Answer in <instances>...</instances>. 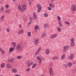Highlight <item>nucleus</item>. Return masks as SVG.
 I'll return each mask as SVG.
<instances>
[{
	"instance_id": "20",
	"label": "nucleus",
	"mask_w": 76,
	"mask_h": 76,
	"mask_svg": "<svg viewBox=\"0 0 76 76\" xmlns=\"http://www.w3.org/2000/svg\"><path fill=\"white\" fill-rule=\"evenodd\" d=\"M71 42L72 43H73L75 42V39L74 38H71Z\"/></svg>"
},
{
	"instance_id": "34",
	"label": "nucleus",
	"mask_w": 76,
	"mask_h": 76,
	"mask_svg": "<svg viewBox=\"0 0 76 76\" xmlns=\"http://www.w3.org/2000/svg\"><path fill=\"white\" fill-rule=\"evenodd\" d=\"M65 57V55H63L61 57V60H63L64 59V58Z\"/></svg>"
},
{
	"instance_id": "13",
	"label": "nucleus",
	"mask_w": 76,
	"mask_h": 76,
	"mask_svg": "<svg viewBox=\"0 0 76 76\" xmlns=\"http://www.w3.org/2000/svg\"><path fill=\"white\" fill-rule=\"evenodd\" d=\"M33 16L34 19H36L37 18V15H36L35 12H34Z\"/></svg>"
},
{
	"instance_id": "37",
	"label": "nucleus",
	"mask_w": 76,
	"mask_h": 76,
	"mask_svg": "<svg viewBox=\"0 0 76 76\" xmlns=\"http://www.w3.org/2000/svg\"><path fill=\"white\" fill-rule=\"evenodd\" d=\"M72 73H75L76 72V69H73L72 70Z\"/></svg>"
},
{
	"instance_id": "44",
	"label": "nucleus",
	"mask_w": 76,
	"mask_h": 76,
	"mask_svg": "<svg viewBox=\"0 0 76 76\" xmlns=\"http://www.w3.org/2000/svg\"><path fill=\"white\" fill-rule=\"evenodd\" d=\"M75 45V43H74V42L73 43H71V45L72 46H73V45Z\"/></svg>"
},
{
	"instance_id": "3",
	"label": "nucleus",
	"mask_w": 76,
	"mask_h": 76,
	"mask_svg": "<svg viewBox=\"0 0 76 76\" xmlns=\"http://www.w3.org/2000/svg\"><path fill=\"white\" fill-rule=\"evenodd\" d=\"M22 48V46L20 44H18L16 47V49L17 50H20Z\"/></svg>"
},
{
	"instance_id": "25",
	"label": "nucleus",
	"mask_w": 76,
	"mask_h": 76,
	"mask_svg": "<svg viewBox=\"0 0 76 76\" xmlns=\"http://www.w3.org/2000/svg\"><path fill=\"white\" fill-rule=\"evenodd\" d=\"M58 23L60 26V27H61V26H62V25L61 24V21H58Z\"/></svg>"
},
{
	"instance_id": "24",
	"label": "nucleus",
	"mask_w": 76,
	"mask_h": 76,
	"mask_svg": "<svg viewBox=\"0 0 76 76\" xmlns=\"http://www.w3.org/2000/svg\"><path fill=\"white\" fill-rule=\"evenodd\" d=\"M30 22L28 23V24L29 25H30L31 23H32V18H30Z\"/></svg>"
},
{
	"instance_id": "30",
	"label": "nucleus",
	"mask_w": 76,
	"mask_h": 76,
	"mask_svg": "<svg viewBox=\"0 0 76 76\" xmlns=\"http://www.w3.org/2000/svg\"><path fill=\"white\" fill-rule=\"evenodd\" d=\"M27 34H28V35L29 37H31V32H28Z\"/></svg>"
},
{
	"instance_id": "16",
	"label": "nucleus",
	"mask_w": 76,
	"mask_h": 76,
	"mask_svg": "<svg viewBox=\"0 0 76 76\" xmlns=\"http://www.w3.org/2000/svg\"><path fill=\"white\" fill-rule=\"evenodd\" d=\"M14 50H15V48H10L9 51L10 52H12Z\"/></svg>"
},
{
	"instance_id": "56",
	"label": "nucleus",
	"mask_w": 76,
	"mask_h": 76,
	"mask_svg": "<svg viewBox=\"0 0 76 76\" xmlns=\"http://www.w3.org/2000/svg\"><path fill=\"white\" fill-rule=\"evenodd\" d=\"M15 76H20V75H19L16 74L15 75Z\"/></svg>"
},
{
	"instance_id": "10",
	"label": "nucleus",
	"mask_w": 76,
	"mask_h": 76,
	"mask_svg": "<svg viewBox=\"0 0 76 76\" xmlns=\"http://www.w3.org/2000/svg\"><path fill=\"white\" fill-rule=\"evenodd\" d=\"M39 43V39H37L34 42V44L35 45H37Z\"/></svg>"
},
{
	"instance_id": "35",
	"label": "nucleus",
	"mask_w": 76,
	"mask_h": 76,
	"mask_svg": "<svg viewBox=\"0 0 76 76\" xmlns=\"http://www.w3.org/2000/svg\"><path fill=\"white\" fill-rule=\"evenodd\" d=\"M10 31V28L9 27H7V32H9V31Z\"/></svg>"
},
{
	"instance_id": "11",
	"label": "nucleus",
	"mask_w": 76,
	"mask_h": 76,
	"mask_svg": "<svg viewBox=\"0 0 76 76\" xmlns=\"http://www.w3.org/2000/svg\"><path fill=\"white\" fill-rule=\"evenodd\" d=\"M57 34H54L51 36L50 38L51 39H52L53 38H56V37H57Z\"/></svg>"
},
{
	"instance_id": "53",
	"label": "nucleus",
	"mask_w": 76,
	"mask_h": 76,
	"mask_svg": "<svg viewBox=\"0 0 76 76\" xmlns=\"http://www.w3.org/2000/svg\"><path fill=\"white\" fill-rule=\"evenodd\" d=\"M1 10H2V11H3V10H4V9H3V7H1Z\"/></svg>"
},
{
	"instance_id": "22",
	"label": "nucleus",
	"mask_w": 76,
	"mask_h": 76,
	"mask_svg": "<svg viewBox=\"0 0 76 76\" xmlns=\"http://www.w3.org/2000/svg\"><path fill=\"white\" fill-rule=\"evenodd\" d=\"M5 12L6 13H9L11 12V10L10 9L9 10H5Z\"/></svg>"
},
{
	"instance_id": "49",
	"label": "nucleus",
	"mask_w": 76,
	"mask_h": 76,
	"mask_svg": "<svg viewBox=\"0 0 76 76\" xmlns=\"http://www.w3.org/2000/svg\"><path fill=\"white\" fill-rule=\"evenodd\" d=\"M1 53L2 54H4V51L3 50H1Z\"/></svg>"
},
{
	"instance_id": "14",
	"label": "nucleus",
	"mask_w": 76,
	"mask_h": 76,
	"mask_svg": "<svg viewBox=\"0 0 76 76\" xmlns=\"http://www.w3.org/2000/svg\"><path fill=\"white\" fill-rule=\"evenodd\" d=\"M49 72L50 75H53V69H52V68H51L49 70Z\"/></svg>"
},
{
	"instance_id": "57",
	"label": "nucleus",
	"mask_w": 76,
	"mask_h": 76,
	"mask_svg": "<svg viewBox=\"0 0 76 76\" xmlns=\"http://www.w3.org/2000/svg\"><path fill=\"white\" fill-rule=\"evenodd\" d=\"M19 27L20 28H22V25H20Z\"/></svg>"
},
{
	"instance_id": "27",
	"label": "nucleus",
	"mask_w": 76,
	"mask_h": 76,
	"mask_svg": "<svg viewBox=\"0 0 76 76\" xmlns=\"http://www.w3.org/2000/svg\"><path fill=\"white\" fill-rule=\"evenodd\" d=\"M46 36V34L45 33H43L42 35L41 36V38H44Z\"/></svg>"
},
{
	"instance_id": "15",
	"label": "nucleus",
	"mask_w": 76,
	"mask_h": 76,
	"mask_svg": "<svg viewBox=\"0 0 76 76\" xmlns=\"http://www.w3.org/2000/svg\"><path fill=\"white\" fill-rule=\"evenodd\" d=\"M11 44L14 47V48L16 47V42H11Z\"/></svg>"
},
{
	"instance_id": "5",
	"label": "nucleus",
	"mask_w": 76,
	"mask_h": 76,
	"mask_svg": "<svg viewBox=\"0 0 76 76\" xmlns=\"http://www.w3.org/2000/svg\"><path fill=\"white\" fill-rule=\"evenodd\" d=\"M41 50V48H39L38 50H37V51L35 53V55H37V54H38L39 53V52H40V51Z\"/></svg>"
},
{
	"instance_id": "46",
	"label": "nucleus",
	"mask_w": 76,
	"mask_h": 76,
	"mask_svg": "<svg viewBox=\"0 0 76 76\" xmlns=\"http://www.w3.org/2000/svg\"><path fill=\"white\" fill-rule=\"evenodd\" d=\"M64 66H65V68H67V64H65Z\"/></svg>"
},
{
	"instance_id": "26",
	"label": "nucleus",
	"mask_w": 76,
	"mask_h": 76,
	"mask_svg": "<svg viewBox=\"0 0 76 76\" xmlns=\"http://www.w3.org/2000/svg\"><path fill=\"white\" fill-rule=\"evenodd\" d=\"M5 66V64L4 63H2L1 65V68H3V67H4Z\"/></svg>"
},
{
	"instance_id": "36",
	"label": "nucleus",
	"mask_w": 76,
	"mask_h": 76,
	"mask_svg": "<svg viewBox=\"0 0 76 76\" xmlns=\"http://www.w3.org/2000/svg\"><path fill=\"white\" fill-rule=\"evenodd\" d=\"M57 19L58 20V21H60V20H61V17H59V16H58L57 17Z\"/></svg>"
},
{
	"instance_id": "7",
	"label": "nucleus",
	"mask_w": 76,
	"mask_h": 76,
	"mask_svg": "<svg viewBox=\"0 0 76 76\" xmlns=\"http://www.w3.org/2000/svg\"><path fill=\"white\" fill-rule=\"evenodd\" d=\"M69 48V46L67 45L65 47H64L63 48V51H66V50H67L68 48Z\"/></svg>"
},
{
	"instance_id": "50",
	"label": "nucleus",
	"mask_w": 76,
	"mask_h": 76,
	"mask_svg": "<svg viewBox=\"0 0 76 76\" xmlns=\"http://www.w3.org/2000/svg\"><path fill=\"white\" fill-rule=\"evenodd\" d=\"M29 3L30 4V6H31V1H29Z\"/></svg>"
},
{
	"instance_id": "45",
	"label": "nucleus",
	"mask_w": 76,
	"mask_h": 76,
	"mask_svg": "<svg viewBox=\"0 0 76 76\" xmlns=\"http://www.w3.org/2000/svg\"><path fill=\"white\" fill-rule=\"evenodd\" d=\"M9 65H10L9 64H8L6 65L7 68H8L9 66Z\"/></svg>"
},
{
	"instance_id": "9",
	"label": "nucleus",
	"mask_w": 76,
	"mask_h": 76,
	"mask_svg": "<svg viewBox=\"0 0 76 76\" xmlns=\"http://www.w3.org/2000/svg\"><path fill=\"white\" fill-rule=\"evenodd\" d=\"M15 59L13 58H10L8 60V61L9 63H13Z\"/></svg>"
},
{
	"instance_id": "23",
	"label": "nucleus",
	"mask_w": 76,
	"mask_h": 76,
	"mask_svg": "<svg viewBox=\"0 0 76 76\" xmlns=\"http://www.w3.org/2000/svg\"><path fill=\"white\" fill-rule=\"evenodd\" d=\"M12 71L13 73H17V70L15 69H12Z\"/></svg>"
},
{
	"instance_id": "41",
	"label": "nucleus",
	"mask_w": 76,
	"mask_h": 76,
	"mask_svg": "<svg viewBox=\"0 0 76 76\" xmlns=\"http://www.w3.org/2000/svg\"><path fill=\"white\" fill-rule=\"evenodd\" d=\"M48 9L49 10H51L52 9L51 8V7H48Z\"/></svg>"
},
{
	"instance_id": "43",
	"label": "nucleus",
	"mask_w": 76,
	"mask_h": 76,
	"mask_svg": "<svg viewBox=\"0 0 76 76\" xmlns=\"http://www.w3.org/2000/svg\"><path fill=\"white\" fill-rule=\"evenodd\" d=\"M12 67L10 65V64L9 65V66L8 67V69H11L12 68Z\"/></svg>"
},
{
	"instance_id": "6",
	"label": "nucleus",
	"mask_w": 76,
	"mask_h": 76,
	"mask_svg": "<svg viewBox=\"0 0 76 76\" xmlns=\"http://www.w3.org/2000/svg\"><path fill=\"white\" fill-rule=\"evenodd\" d=\"M72 9L73 11H76V5L73 4L72 5Z\"/></svg>"
},
{
	"instance_id": "33",
	"label": "nucleus",
	"mask_w": 76,
	"mask_h": 76,
	"mask_svg": "<svg viewBox=\"0 0 76 76\" xmlns=\"http://www.w3.org/2000/svg\"><path fill=\"white\" fill-rule=\"evenodd\" d=\"M35 29H39V27L38 26H36L35 27Z\"/></svg>"
},
{
	"instance_id": "48",
	"label": "nucleus",
	"mask_w": 76,
	"mask_h": 76,
	"mask_svg": "<svg viewBox=\"0 0 76 76\" xmlns=\"http://www.w3.org/2000/svg\"><path fill=\"white\" fill-rule=\"evenodd\" d=\"M34 64V62H30V66H31V65H32V64Z\"/></svg>"
},
{
	"instance_id": "59",
	"label": "nucleus",
	"mask_w": 76,
	"mask_h": 76,
	"mask_svg": "<svg viewBox=\"0 0 76 76\" xmlns=\"http://www.w3.org/2000/svg\"><path fill=\"white\" fill-rule=\"evenodd\" d=\"M12 1H15V0H12Z\"/></svg>"
},
{
	"instance_id": "60",
	"label": "nucleus",
	"mask_w": 76,
	"mask_h": 76,
	"mask_svg": "<svg viewBox=\"0 0 76 76\" xmlns=\"http://www.w3.org/2000/svg\"><path fill=\"white\" fill-rule=\"evenodd\" d=\"M0 76H3V75H0Z\"/></svg>"
},
{
	"instance_id": "61",
	"label": "nucleus",
	"mask_w": 76,
	"mask_h": 76,
	"mask_svg": "<svg viewBox=\"0 0 76 76\" xmlns=\"http://www.w3.org/2000/svg\"><path fill=\"white\" fill-rule=\"evenodd\" d=\"M35 32H37V31H35Z\"/></svg>"
},
{
	"instance_id": "40",
	"label": "nucleus",
	"mask_w": 76,
	"mask_h": 76,
	"mask_svg": "<svg viewBox=\"0 0 76 76\" xmlns=\"http://www.w3.org/2000/svg\"><path fill=\"white\" fill-rule=\"evenodd\" d=\"M4 18V15H2L1 16V20H3V18Z\"/></svg>"
},
{
	"instance_id": "21",
	"label": "nucleus",
	"mask_w": 76,
	"mask_h": 76,
	"mask_svg": "<svg viewBox=\"0 0 76 76\" xmlns=\"http://www.w3.org/2000/svg\"><path fill=\"white\" fill-rule=\"evenodd\" d=\"M68 67H71L72 66V63L69 62L68 64Z\"/></svg>"
},
{
	"instance_id": "38",
	"label": "nucleus",
	"mask_w": 76,
	"mask_h": 76,
	"mask_svg": "<svg viewBox=\"0 0 76 76\" xmlns=\"http://www.w3.org/2000/svg\"><path fill=\"white\" fill-rule=\"evenodd\" d=\"M49 6H50V7H53V4H52V3H49Z\"/></svg>"
},
{
	"instance_id": "32",
	"label": "nucleus",
	"mask_w": 76,
	"mask_h": 76,
	"mask_svg": "<svg viewBox=\"0 0 76 76\" xmlns=\"http://www.w3.org/2000/svg\"><path fill=\"white\" fill-rule=\"evenodd\" d=\"M65 24H67V25H70V23L68 22L67 21H66L65 22Z\"/></svg>"
},
{
	"instance_id": "55",
	"label": "nucleus",
	"mask_w": 76,
	"mask_h": 76,
	"mask_svg": "<svg viewBox=\"0 0 76 76\" xmlns=\"http://www.w3.org/2000/svg\"><path fill=\"white\" fill-rule=\"evenodd\" d=\"M54 1V0H52V1H51V3H53Z\"/></svg>"
},
{
	"instance_id": "58",
	"label": "nucleus",
	"mask_w": 76,
	"mask_h": 76,
	"mask_svg": "<svg viewBox=\"0 0 76 76\" xmlns=\"http://www.w3.org/2000/svg\"><path fill=\"white\" fill-rule=\"evenodd\" d=\"M54 6H55L54 5H53V7H54Z\"/></svg>"
},
{
	"instance_id": "4",
	"label": "nucleus",
	"mask_w": 76,
	"mask_h": 76,
	"mask_svg": "<svg viewBox=\"0 0 76 76\" xmlns=\"http://www.w3.org/2000/svg\"><path fill=\"white\" fill-rule=\"evenodd\" d=\"M37 59H38V60H39V65L41 64V61H42L43 60H44V58H42H42H40L38 56L37 57Z\"/></svg>"
},
{
	"instance_id": "54",
	"label": "nucleus",
	"mask_w": 76,
	"mask_h": 76,
	"mask_svg": "<svg viewBox=\"0 0 76 76\" xmlns=\"http://www.w3.org/2000/svg\"><path fill=\"white\" fill-rule=\"evenodd\" d=\"M5 7H6L7 8H8V7H9V6L8 5H6L5 6Z\"/></svg>"
},
{
	"instance_id": "12",
	"label": "nucleus",
	"mask_w": 76,
	"mask_h": 76,
	"mask_svg": "<svg viewBox=\"0 0 76 76\" xmlns=\"http://www.w3.org/2000/svg\"><path fill=\"white\" fill-rule=\"evenodd\" d=\"M23 30L21 29L18 32V34H23Z\"/></svg>"
},
{
	"instance_id": "29",
	"label": "nucleus",
	"mask_w": 76,
	"mask_h": 76,
	"mask_svg": "<svg viewBox=\"0 0 76 76\" xmlns=\"http://www.w3.org/2000/svg\"><path fill=\"white\" fill-rule=\"evenodd\" d=\"M57 29L58 32H61V28L59 27L57 28Z\"/></svg>"
},
{
	"instance_id": "31",
	"label": "nucleus",
	"mask_w": 76,
	"mask_h": 76,
	"mask_svg": "<svg viewBox=\"0 0 76 76\" xmlns=\"http://www.w3.org/2000/svg\"><path fill=\"white\" fill-rule=\"evenodd\" d=\"M36 66H37V64H34L33 65V66L32 67V69H34V67H35Z\"/></svg>"
},
{
	"instance_id": "8",
	"label": "nucleus",
	"mask_w": 76,
	"mask_h": 76,
	"mask_svg": "<svg viewBox=\"0 0 76 76\" xmlns=\"http://www.w3.org/2000/svg\"><path fill=\"white\" fill-rule=\"evenodd\" d=\"M74 58V54H72L68 58V59L72 60Z\"/></svg>"
},
{
	"instance_id": "52",
	"label": "nucleus",
	"mask_w": 76,
	"mask_h": 76,
	"mask_svg": "<svg viewBox=\"0 0 76 76\" xmlns=\"http://www.w3.org/2000/svg\"><path fill=\"white\" fill-rule=\"evenodd\" d=\"M31 66V65L30 64H28V65H27V66L28 67H29V66Z\"/></svg>"
},
{
	"instance_id": "2",
	"label": "nucleus",
	"mask_w": 76,
	"mask_h": 76,
	"mask_svg": "<svg viewBox=\"0 0 76 76\" xmlns=\"http://www.w3.org/2000/svg\"><path fill=\"white\" fill-rule=\"evenodd\" d=\"M37 7L38 9L37 12H40L41 10V5L38 4H37Z\"/></svg>"
},
{
	"instance_id": "28",
	"label": "nucleus",
	"mask_w": 76,
	"mask_h": 76,
	"mask_svg": "<svg viewBox=\"0 0 76 76\" xmlns=\"http://www.w3.org/2000/svg\"><path fill=\"white\" fill-rule=\"evenodd\" d=\"M23 19L25 20V21H26V18L25 16H24L23 17Z\"/></svg>"
},
{
	"instance_id": "17",
	"label": "nucleus",
	"mask_w": 76,
	"mask_h": 76,
	"mask_svg": "<svg viewBox=\"0 0 76 76\" xmlns=\"http://www.w3.org/2000/svg\"><path fill=\"white\" fill-rule=\"evenodd\" d=\"M49 53H50V50L49 49H47L45 51V53L47 55H48V54H49Z\"/></svg>"
},
{
	"instance_id": "47",
	"label": "nucleus",
	"mask_w": 76,
	"mask_h": 76,
	"mask_svg": "<svg viewBox=\"0 0 76 76\" xmlns=\"http://www.w3.org/2000/svg\"><path fill=\"white\" fill-rule=\"evenodd\" d=\"M50 66H51V67H53V63H51L50 64Z\"/></svg>"
},
{
	"instance_id": "19",
	"label": "nucleus",
	"mask_w": 76,
	"mask_h": 76,
	"mask_svg": "<svg viewBox=\"0 0 76 76\" xmlns=\"http://www.w3.org/2000/svg\"><path fill=\"white\" fill-rule=\"evenodd\" d=\"M44 26L45 28H47L49 27V26L48 25V24L47 23L45 24Z\"/></svg>"
},
{
	"instance_id": "42",
	"label": "nucleus",
	"mask_w": 76,
	"mask_h": 76,
	"mask_svg": "<svg viewBox=\"0 0 76 76\" xmlns=\"http://www.w3.org/2000/svg\"><path fill=\"white\" fill-rule=\"evenodd\" d=\"M17 58L18 59H20L21 58V56H18L17 57Z\"/></svg>"
},
{
	"instance_id": "51",
	"label": "nucleus",
	"mask_w": 76,
	"mask_h": 76,
	"mask_svg": "<svg viewBox=\"0 0 76 76\" xmlns=\"http://www.w3.org/2000/svg\"><path fill=\"white\" fill-rule=\"evenodd\" d=\"M30 69L29 68H27L26 69V70L27 72H28V71H29Z\"/></svg>"
},
{
	"instance_id": "1",
	"label": "nucleus",
	"mask_w": 76,
	"mask_h": 76,
	"mask_svg": "<svg viewBox=\"0 0 76 76\" xmlns=\"http://www.w3.org/2000/svg\"><path fill=\"white\" fill-rule=\"evenodd\" d=\"M18 8L21 12H23L25 10H26V6L24 5H23L22 6V8L21 7V6L20 5L18 6Z\"/></svg>"
},
{
	"instance_id": "39",
	"label": "nucleus",
	"mask_w": 76,
	"mask_h": 76,
	"mask_svg": "<svg viewBox=\"0 0 76 76\" xmlns=\"http://www.w3.org/2000/svg\"><path fill=\"white\" fill-rule=\"evenodd\" d=\"M44 16H45V17H47V16H48V14L46 13L44 14Z\"/></svg>"
},
{
	"instance_id": "18",
	"label": "nucleus",
	"mask_w": 76,
	"mask_h": 76,
	"mask_svg": "<svg viewBox=\"0 0 76 76\" xmlns=\"http://www.w3.org/2000/svg\"><path fill=\"white\" fill-rule=\"evenodd\" d=\"M58 58V56H55L54 57H53L52 60H57V58Z\"/></svg>"
}]
</instances>
